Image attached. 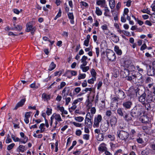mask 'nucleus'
Masks as SVG:
<instances>
[{
	"label": "nucleus",
	"mask_w": 155,
	"mask_h": 155,
	"mask_svg": "<svg viewBox=\"0 0 155 155\" xmlns=\"http://www.w3.org/2000/svg\"><path fill=\"white\" fill-rule=\"evenodd\" d=\"M95 13L98 16H100L102 15V12L98 7H96Z\"/></svg>",
	"instance_id": "34"
},
{
	"label": "nucleus",
	"mask_w": 155,
	"mask_h": 155,
	"mask_svg": "<svg viewBox=\"0 0 155 155\" xmlns=\"http://www.w3.org/2000/svg\"><path fill=\"white\" fill-rule=\"evenodd\" d=\"M93 114H91L90 112H88L86 114L85 118H89L90 119H91L93 118Z\"/></svg>",
	"instance_id": "48"
},
{
	"label": "nucleus",
	"mask_w": 155,
	"mask_h": 155,
	"mask_svg": "<svg viewBox=\"0 0 155 155\" xmlns=\"http://www.w3.org/2000/svg\"><path fill=\"white\" fill-rule=\"evenodd\" d=\"M142 12L143 13H146L149 15H150V11L148 9V8L143 9Z\"/></svg>",
	"instance_id": "55"
},
{
	"label": "nucleus",
	"mask_w": 155,
	"mask_h": 155,
	"mask_svg": "<svg viewBox=\"0 0 155 155\" xmlns=\"http://www.w3.org/2000/svg\"><path fill=\"white\" fill-rule=\"evenodd\" d=\"M105 12L104 13V15L105 16H109V10L108 9V8L107 6H106L104 7Z\"/></svg>",
	"instance_id": "36"
},
{
	"label": "nucleus",
	"mask_w": 155,
	"mask_h": 155,
	"mask_svg": "<svg viewBox=\"0 0 155 155\" xmlns=\"http://www.w3.org/2000/svg\"><path fill=\"white\" fill-rule=\"evenodd\" d=\"M127 69L124 68L123 70H122L121 71V74L123 75V77H126L127 76L130 74Z\"/></svg>",
	"instance_id": "24"
},
{
	"label": "nucleus",
	"mask_w": 155,
	"mask_h": 155,
	"mask_svg": "<svg viewBox=\"0 0 155 155\" xmlns=\"http://www.w3.org/2000/svg\"><path fill=\"white\" fill-rule=\"evenodd\" d=\"M119 68L118 67H115L113 69L112 74L115 78L118 77L119 75Z\"/></svg>",
	"instance_id": "17"
},
{
	"label": "nucleus",
	"mask_w": 155,
	"mask_h": 155,
	"mask_svg": "<svg viewBox=\"0 0 155 155\" xmlns=\"http://www.w3.org/2000/svg\"><path fill=\"white\" fill-rule=\"evenodd\" d=\"M150 18L152 22L155 23V12H154L152 14Z\"/></svg>",
	"instance_id": "46"
},
{
	"label": "nucleus",
	"mask_w": 155,
	"mask_h": 155,
	"mask_svg": "<svg viewBox=\"0 0 155 155\" xmlns=\"http://www.w3.org/2000/svg\"><path fill=\"white\" fill-rule=\"evenodd\" d=\"M147 103H150L152 102H154L155 101V95L152 92H148L146 98Z\"/></svg>",
	"instance_id": "7"
},
{
	"label": "nucleus",
	"mask_w": 155,
	"mask_h": 155,
	"mask_svg": "<svg viewBox=\"0 0 155 155\" xmlns=\"http://www.w3.org/2000/svg\"><path fill=\"white\" fill-rule=\"evenodd\" d=\"M42 97L43 98H44L46 100L50 99V96L49 95H48L45 93H43L42 94Z\"/></svg>",
	"instance_id": "43"
},
{
	"label": "nucleus",
	"mask_w": 155,
	"mask_h": 155,
	"mask_svg": "<svg viewBox=\"0 0 155 155\" xmlns=\"http://www.w3.org/2000/svg\"><path fill=\"white\" fill-rule=\"evenodd\" d=\"M136 130L134 129H132L130 132V135H132V137H134L136 134Z\"/></svg>",
	"instance_id": "51"
},
{
	"label": "nucleus",
	"mask_w": 155,
	"mask_h": 155,
	"mask_svg": "<svg viewBox=\"0 0 155 155\" xmlns=\"http://www.w3.org/2000/svg\"><path fill=\"white\" fill-rule=\"evenodd\" d=\"M114 92L116 97L119 99L123 100L125 98L126 95L125 93L118 87H114Z\"/></svg>",
	"instance_id": "2"
},
{
	"label": "nucleus",
	"mask_w": 155,
	"mask_h": 155,
	"mask_svg": "<svg viewBox=\"0 0 155 155\" xmlns=\"http://www.w3.org/2000/svg\"><path fill=\"white\" fill-rule=\"evenodd\" d=\"M76 108V105H74V104L72 105V106L71 108H69V111L70 112H72L73 110H74Z\"/></svg>",
	"instance_id": "56"
},
{
	"label": "nucleus",
	"mask_w": 155,
	"mask_h": 155,
	"mask_svg": "<svg viewBox=\"0 0 155 155\" xmlns=\"http://www.w3.org/2000/svg\"><path fill=\"white\" fill-rule=\"evenodd\" d=\"M51 117L53 119H55L58 122H60L62 121L61 116L59 114L54 113L52 114Z\"/></svg>",
	"instance_id": "18"
},
{
	"label": "nucleus",
	"mask_w": 155,
	"mask_h": 155,
	"mask_svg": "<svg viewBox=\"0 0 155 155\" xmlns=\"http://www.w3.org/2000/svg\"><path fill=\"white\" fill-rule=\"evenodd\" d=\"M26 31L27 32L31 31V34L33 35L35 32L36 30V28L31 25V23L29 22L26 25Z\"/></svg>",
	"instance_id": "5"
},
{
	"label": "nucleus",
	"mask_w": 155,
	"mask_h": 155,
	"mask_svg": "<svg viewBox=\"0 0 155 155\" xmlns=\"http://www.w3.org/2000/svg\"><path fill=\"white\" fill-rule=\"evenodd\" d=\"M85 124L88 128H91L92 124V122L91 121V119L89 118H85Z\"/></svg>",
	"instance_id": "16"
},
{
	"label": "nucleus",
	"mask_w": 155,
	"mask_h": 155,
	"mask_svg": "<svg viewBox=\"0 0 155 155\" xmlns=\"http://www.w3.org/2000/svg\"><path fill=\"white\" fill-rule=\"evenodd\" d=\"M121 22H125L126 21V19L125 18L124 14H123V15L121 16Z\"/></svg>",
	"instance_id": "53"
},
{
	"label": "nucleus",
	"mask_w": 155,
	"mask_h": 155,
	"mask_svg": "<svg viewBox=\"0 0 155 155\" xmlns=\"http://www.w3.org/2000/svg\"><path fill=\"white\" fill-rule=\"evenodd\" d=\"M87 56L85 55L83 56L80 60L81 62L82 63L81 65L86 66L88 63V61H87Z\"/></svg>",
	"instance_id": "22"
},
{
	"label": "nucleus",
	"mask_w": 155,
	"mask_h": 155,
	"mask_svg": "<svg viewBox=\"0 0 155 155\" xmlns=\"http://www.w3.org/2000/svg\"><path fill=\"white\" fill-rule=\"evenodd\" d=\"M69 71L70 72L71 74L73 76H76L77 74V72L76 71L70 70Z\"/></svg>",
	"instance_id": "60"
},
{
	"label": "nucleus",
	"mask_w": 155,
	"mask_h": 155,
	"mask_svg": "<svg viewBox=\"0 0 155 155\" xmlns=\"http://www.w3.org/2000/svg\"><path fill=\"white\" fill-rule=\"evenodd\" d=\"M76 127H82V124H81L77 123L74 122L72 123Z\"/></svg>",
	"instance_id": "57"
},
{
	"label": "nucleus",
	"mask_w": 155,
	"mask_h": 155,
	"mask_svg": "<svg viewBox=\"0 0 155 155\" xmlns=\"http://www.w3.org/2000/svg\"><path fill=\"white\" fill-rule=\"evenodd\" d=\"M106 54L107 58L111 61H115L116 60V54L112 50L108 49L106 51Z\"/></svg>",
	"instance_id": "4"
},
{
	"label": "nucleus",
	"mask_w": 155,
	"mask_h": 155,
	"mask_svg": "<svg viewBox=\"0 0 155 155\" xmlns=\"http://www.w3.org/2000/svg\"><path fill=\"white\" fill-rule=\"evenodd\" d=\"M128 62L126 61L125 62V66L127 68L130 74L131 72L135 71L136 68L134 66L133 64H130L127 65V63Z\"/></svg>",
	"instance_id": "11"
},
{
	"label": "nucleus",
	"mask_w": 155,
	"mask_h": 155,
	"mask_svg": "<svg viewBox=\"0 0 155 155\" xmlns=\"http://www.w3.org/2000/svg\"><path fill=\"white\" fill-rule=\"evenodd\" d=\"M148 117L147 116H143L141 119V121L143 123H146L148 122Z\"/></svg>",
	"instance_id": "31"
},
{
	"label": "nucleus",
	"mask_w": 155,
	"mask_h": 155,
	"mask_svg": "<svg viewBox=\"0 0 155 155\" xmlns=\"http://www.w3.org/2000/svg\"><path fill=\"white\" fill-rule=\"evenodd\" d=\"M66 84V83L62 81V82L60 84V86L59 89H61L64 86H65Z\"/></svg>",
	"instance_id": "62"
},
{
	"label": "nucleus",
	"mask_w": 155,
	"mask_h": 155,
	"mask_svg": "<svg viewBox=\"0 0 155 155\" xmlns=\"http://www.w3.org/2000/svg\"><path fill=\"white\" fill-rule=\"evenodd\" d=\"M81 3L82 5L86 7H88V4L85 2L84 1H81Z\"/></svg>",
	"instance_id": "58"
},
{
	"label": "nucleus",
	"mask_w": 155,
	"mask_h": 155,
	"mask_svg": "<svg viewBox=\"0 0 155 155\" xmlns=\"http://www.w3.org/2000/svg\"><path fill=\"white\" fill-rule=\"evenodd\" d=\"M143 105H145V108L147 110H150L151 109L150 104H149V103H145V104H143Z\"/></svg>",
	"instance_id": "45"
},
{
	"label": "nucleus",
	"mask_w": 155,
	"mask_h": 155,
	"mask_svg": "<svg viewBox=\"0 0 155 155\" xmlns=\"http://www.w3.org/2000/svg\"><path fill=\"white\" fill-rule=\"evenodd\" d=\"M68 16L69 18L70 19L74 18V16L72 12H68Z\"/></svg>",
	"instance_id": "47"
},
{
	"label": "nucleus",
	"mask_w": 155,
	"mask_h": 155,
	"mask_svg": "<svg viewBox=\"0 0 155 155\" xmlns=\"http://www.w3.org/2000/svg\"><path fill=\"white\" fill-rule=\"evenodd\" d=\"M109 5L111 9L114 8L115 6V2L114 0H110Z\"/></svg>",
	"instance_id": "32"
},
{
	"label": "nucleus",
	"mask_w": 155,
	"mask_h": 155,
	"mask_svg": "<svg viewBox=\"0 0 155 155\" xmlns=\"http://www.w3.org/2000/svg\"><path fill=\"white\" fill-rule=\"evenodd\" d=\"M149 126H144L142 127V129L147 134L149 133V130L151 129L152 125L151 124H149Z\"/></svg>",
	"instance_id": "23"
},
{
	"label": "nucleus",
	"mask_w": 155,
	"mask_h": 155,
	"mask_svg": "<svg viewBox=\"0 0 155 155\" xmlns=\"http://www.w3.org/2000/svg\"><path fill=\"white\" fill-rule=\"evenodd\" d=\"M52 109L51 108L47 107L46 113L47 115L49 116L52 114Z\"/></svg>",
	"instance_id": "42"
},
{
	"label": "nucleus",
	"mask_w": 155,
	"mask_h": 155,
	"mask_svg": "<svg viewBox=\"0 0 155 155\" xmlns=\"http://www.w3.org/2000/svg\"><path fill=\"white\" fill-rule=\"evenodd\" d=\"M130 74H131V76L134 79H137L140 80L142 79V74L137 71L131 72Z\"/></svg>",
	"instance_id": "8"
},
{
	"label": "nucleus",
	"mask_w": 155,
	"mask_h": 155,
	"mask_svg": "<svg viewBox=\"0 0 155 155\" xmlns=\"http://www.w3.org/2000/svg\"><path fill=\"white\" fill-rule=\"evenodd\" d=\"M102 117L101 115H98L94 118L93 126L94 127H98L99 125V123L101 121Z\"/></svg>",
	"instance_id": "6"
},
{
	"label": "nucleus",
	"mask_w": 155,
	"mask_h": 155,
	"mask_svg": "<svg viewBox=\"0 0 155 155\" xmlns=\"http://www.w3.org/2000/svg\"><path fill=\"white\" fill-rule=\"evenodd\" d=\"M91 75L92 76L93 78H96V72H95V70L92 68L91 71Z\"/></svg>",
	"instance_id": "41"
},
{
	"label": "nucleus",
	"mask_w": 155,
	"mask_h": 155,
	"mask_svg": "<svg viewBox=\"0 0 155 155\" xmlns=\"http://www.w3.org/2000/svg\"><path fill=\"white\" fill-rule=\"evenodd\" d=\"M22 29V27L19 25H18L17 26L15 27V28H12V30H14L15 29L18 30L19 31H20Z\"/></svg>",
	"instance_id": "44"
},
{
	"label": "nucleus",
	"mask_w": 155,
	"mask_h": 155,
	"mask_svg": "<svg viewBox=\"0 0 155 155\" xmlns=\"http://www.w3.org/2000/svg\"><path fill=\"white\" fill-rule=\"evenodd\" d=\"M114 50L116 53L118 55H121L122 54V51L120 49L118 46L116 45L114 47Z\"/></svg>",
	"instance_id": "27"
},
{
	"label": "nucleus",
	"mask_w": 155,
	"mask_h": 155,
	"mask_svg": "<svg viewBox=\"0 0 155 155\" xmlns=\"http://www.w3.org/2000/svg\"><path fill=\"white\" fill-rule=\"evenodd\" d=\"M96 78H93L92 77L91 79H89L87 81V82L90 84H94V81H96Z\"/></svg>",
	"instance_id": "40"
},
{
	"label": "nucleus",
	"mask_w": 155,
	"mask_h": 155,
	"mask_svg": "<svg viewBox=\"0 0 155 155\" xmlns=\"http://www.w3.org/2000/svg\"><path fill=\"white\" fill-rule=\"evenodd\" d=\"M83 65H81L80 68L82 69L83 72H86L89 69V67L88 66H85Z\"/></svg>",
	"instance_id": "28"
},
{
	"label": "nucleus",
	"mask_w": 155,
	"mask_h": 155,
	"mask_svg": "<svg viewBox=\"0 0 155 155\" xmlns=\"http://www.w3.org/2000/svg\"><path fill=\"white\" fill-rule=\"evenodd\" d=\"M142 108L138 105L135 106L131 110V116L135 118L138 117L142 114Z\"/></svg>",
	"instance_id": "1"
},
{
	"label": "nucleus",
	"mask_w": 155,
	"mask_h": 155,
	"mask_svg": "<svg viewBox=\"0 0 155 155\" xmlns=\"http://www.w3.org/2000/svg\"><path fill=\"white\" fill-rule=\"evenodd\" d=\"M70 91V89L69 87H66L63 90L61 94L63 99L67 98V96L69 95Z\"/></svg>",
	"instance_id": "12"
},
{
	"label": "nucleus",
	"mask_w": 155,
	"mask_h": 155,
	"mask_svg": "<svg viewBox=\"0 0 155 155\" xmlns=\"http://www.w3.org/2000/svg\"><path fill=\"white\" fill-rule=\"evenodd\" d=\"M148 134L150 135H152L153 137H155V131L154 130H152L151 132H149Z\"/></svg>",
	"instance_id": "64"
},
{
	"label": "nucleus",
	"mask_w": 155,
	"mask_h": 155,
	"mask_svg": "<svg viewBox=\"0 0 155 155\" xmlns=\"http://www.w3.org/2000/svg\"><path fill=\"white\" fill-rule=\"evenodd\" d=\"M96 4L98 5H100L101 7L103 8L107 6L106 4V1L105 0H99L97 1Z\"/></svg>",
	"instance_id": "21"
},
{
	"label": "nucleus",
	"mask_w": 155,
	"mask_h": 155,
	"mask_svg": "<svg viewBox=\"0 0 155 155\" xmlns=\"http://www.w3.org/2000/svg\"><path fill=\"white\" fill-rule=\"evenodd\" d=\"M25 101L26 99L25 98L21 100L20 101L16 104L13 110H16L18 108L22 107L24 105Z\"/></svg>",
	"instance_id": "14"
},
{
	"label": "nucleus",
	"mask_w": 155,
	"mask_h": 155,
	"mask_svg": "<svg viewBox=\"0 0 155 155\" xmlns=\"http://www.w3.org/2000/svg\"><path fill=\"white\" fill-rule=\"evenodd\" d=\"M147 74L150 76H154L155 75V69L150 65L147 68Z\"/></svg>",
	"instance_id": "10"
},
{
	"label": "nucleus",
	"mask_w": 155,
	"mask_h": 155,
	"mask_svg": "<svg viewBox=\"0 0 155 155\" xmlns=\"http://www.w3.org/2000/svg\"><path fill=\"white\" fill-rule=\"evenodd\" d=\"M147 48V47L146 45V44L144 43L143 44L141 47L140 48V50L141 51H143L145 49Z\"/></svg>",
	"instance_id": "54"
},
{
	"label": "nucleus",
	"mask_w": 155,
	"mask_h": 155,
	"mask_svg": "<svg viewBox=\"0 0 155 155\" xmlns=\"http://www.w3.org/2000/svg\"><path fill=\"white\" fill-rule=\"evenodd\" d=\"M98 150L100 152H103L107 150V148L105 146H101L98 147Z\"/></svg>",
	"instance_id": "35"
},
{
	"label": "nucleus",
	"mask_w": 155,
	"mask_h": 155,
	"mask_svg": "<svg viewBox=\"0 0 155 155\" xmlns=\"http://www.w3.org/2000/svg\"><path fill=\"white\" fill-rule=\"evenodd\" d=\"M89 135L88 134H85L83 135V138L86 140H88L89 139Z\"/></svg>",
	"instance_id": "63"
},
{
	"label": "nucleus",
	"mask_w": 155,
	"mask_h": 155,
	"mask_svg": "<svg viewBox=\"0 0 155 155\" xmlns=\"http://www.w3.org/2000/svg\"><path fill=\"white\" fill-rule=\"evenodd\" d=\"M45 126V124L43 123H42L40 125L39 128L40 129V133H42L45 131V128L44 127Z\"/></svg>",
	"instance_id": "37"
},
{
	"label": "nucleus",
	"mask_w": 155,
	"mask_h": 155,
	"mask_svg": "<svg viewBox=\"0 0 155 155\" xmlns=\"http://www.w3.org/2000/svg\"><path fill=\"white\" fill-rule=\"evenodd\" d=\"M123 118L125 120L128 122H130L133 120L132 118L129 116V114L127 113L123 116Z\"/></svg>",
	"instance_id": "26"
},
{
	"label": "nucleus",
	"mask_w": 155,
	"mask_h": 155,
	"mask_svg": "<svg viewBox=\"0 0 155 155\" xmlns=\"http://www.w3.org/2000/svg\"><path fill=\"white\" fill-rule=\"evenodd\" d=\"M56 66V64H54L53 62H51L49 66L48 70L49 71H52L55 68Z\"/></svg>",
	"instance_id": "33"
},
{
	"label": "nucleus",
	"mask_w": 155,
	"mask_h": 155,
	"mask_svg": "<svg viewBox=\"0 0 155 155\" xmlns=\"http://www.w3.org/2000/svg\"><path fill=\"white\" fill-rule=\"evenodd\" d=\"M96 110L95 107H92L91 109V112L92 114H94L95 113Z\"/></svg>",
	"instance_id": "61"
},
{
	"label": "nucleus",
	"mask_w": 155,
	"mask_h": 155,
	"mask_svg": "<svg viewBox=\"0 0 155 155\" xmlns=\"http://www.w3.org/2000/svg\"><path fill=\"white\" fill-rule=\"evenodd\" d=\"M117 133L118 137L122 140L127 139L129 136L128 133L123 130H118Z\"/></svg>",
	"instance_id": "3"
},
{
	"label": "nucleus",
	"mask_w": 155,
	"mask_h": 155,
	"mask_svg": "<svg viewBox=\"0 0 155 155\" xmlns=\"http://www.w3.org/2000/svg\"><path fill=\"white\" fill-rule=\"evenodd\" d=\"M117 113L120 116L123 117L126 113L124 111V109L121 108H119L117 109Z\"/></svg>",
	"instance_id": "25"
},
{
	"label": "nucleus",
	"mask_w": 155,
	"mask_h": 155,
	"mask_svg": "<svg viewBox=\"0 0 155 155\" xmlns=\"http://www.w3.org/2000/svg\"><path fill=\"white\" fill-rule=\"evenodd\" d=\"M112 112L110 110H107L106 113V115L107 116L110 117L111 115Z\"/></svg>",
	"instance_id": "59"
},
{
	"label": "nucleus",
	"mask_w": 155,
	"mask_h": 155,
	"mask_svg": "<svg viewBox=\"0 0 155 155\" xmlns=\"http://www.w3.org/2000/svg\"><path fill=\"white\" fill-rule=\"evenodd\" d=\"M64 99L65 100L66 103L65 104L66 105H68L71 100V98L70 97H67Z\"/></svg>",
	"instance_id": "49"
},
{
	"label": "nucleus",
	"mask_w": 155,
	"mask_h": 155,
	"mask_svg": "<svg viewBox=\"0 0 155 155\" xmlns=\"http://www.w3.org/2000/svg\"><path fill=\"white\" fill-rule=\"evenodd\" d=\"M20 135L22 137L21 139H20L21 140V143H25L27 141L28 137L26 136H25L24 134L22 132L20 133Z\"/></svg>",
	"instance_id": "20"
},
{
	"label": "nucleus",
	"mask_w": 155,
	"mask_h": 155,
	"mask_svg": "<svg viewBox=\"0 0 155 155\" xmlns=\"http://www.w3.org/2000/svg\"><path fill=\"white\" fill-rule=\"evenodd\" d=\"M132 104L131 101H128L124 102L123 104V106L125 109H130L131 108Z\"/></svg>",
	"instance_id": "15"
},
{
	"label": "nucleus",
	"mask_w": 155,
	"mask_h": 155,
	"mask_svg": "<svg viewBox=\"0 0 155 155\" xmlns=\"http://www.w3.org/2000/svg\"><path fill=\"white\" fill-rule=\"evenodd\" d=\"M117 122V119L115 116H112L110 119V125L112 128L114 127Z\"/></svg>",
	"instance_id": "13"
},
{
	"label": "nucleus",
	"mask_w": 155,
	"mask_h": 155,
	"mask_svg": "<svg viewBox=\"0 0 155 155\" xmlns=\"http://www.w3.org/2000/svg\"><path fill=\"white\" fill-rule=\"evenodd\" d=\"M19 151L23 152L25 150V146H19L18 147Z\"/></svg>",
	"instance_id": "50"
},
{
	"label": "nucleus",
	"mask_w": 155,
	"mask_h": 155,
	"mask_svg": "<svg viewBox=\"0 0 155 155\" xmlns=\"http://www.w3.org/2000/svg\"><path fill=\"white\" fill-rule=\"evenodd\" d=\"M153 81V79L150 77H147V78L145 81L146 83H150Z\"/></svg>",
	"instance_id": "52"
},
{
	"label": "nucleus",
	"mask_w": 155,
	"mask_h": 155,
	"mask_svg": "<svg viewBox=\"0 0 155 155\" xmlns=\"http://www.w3.org/2000/svg\"><path fill=\"white\" fill-rule=\"evenodd\" d=\"M107 123H105L101 127V129L102 131L106 132L108 128L109 125V122L107 120Z\"/></svg>",
	"instance_id": "19"
},
{
	"label": "nucleus",
	"mask_w": 155,
	"mask_h": 155,
	"mask_svg": "<svg viewBox=\"0 0 155 155\" xmlns=\"http://www.w3.org/2000/svg\"><path fill=\"white\" fill-rule=\"evenodd\" d=\"M86 76V75L85 74H80L78 76V79L79 80L84 79L85 78Z\"/></svg>",
	"instance_id": "39"
},
{
	"label": "nucleus",
	"mask_w": 155,
	"mask_h": 155,
	"mask_svg": "<svg viewBox=\"0 0 155 155\" xmlns=\"http://www.w3.org/2000/svg\"><path fill=\"white\" fill-rule=\"evenodd\" d=\"M111 37L112 40L115 43H117L119 41V37L116 35H114V36H112Z\"/></svg>",
	"instance_id": "29"
},
{
	"label": "nucleus",
	"mask_w": 155,
	"mask_h": 155,
	"mask_svg": "<svg viewBox=\"0 0 155 155\" xmlns=\"http://www.w3.org/2000/svg\"><path fill=\"white\" fill-rule=\"evenodd\" d=\"M147 95L145 92H143L138 97L139 101L142 103V104H145L146 101H147Z\"/></svg>",
	"instance_id": "9"
},
{
	"label": "nucleus",
	"mask_w": 155,
	"mask_h": 155,
	"mask_svg": "<svg viewBox=\"0 0 155 155\" xmlns=\"http://www.w3.org/2000/svg\"><path fill=\"white\" fill-rule=\"evenodd\" d=\"M84 118L82 117H76L74 119L79 122H81L84 120Z\"/></svg>",
	"instance_id": "38"
},
{
	"label": "nucleus",
	"mask_w": 155,
	"mask_h": 155,
	"mask_svg": "<svg viewBox=\"0 0 155 155\" xmlns=\"http://www.w3.org/2000/svg\"><path fill=\"white\" fill-rule=\"evenodd\" d=\"M11 137L12 139L15 142L19 141L20 143H21V140L18 137H15V136L12 134H11Z\"/></svg>",
	"instance_id": "30"
}]
</instances>
